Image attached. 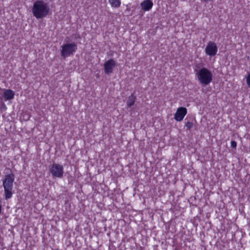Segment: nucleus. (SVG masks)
<instances>
[{
    "mask_svg": "<svg viewBox=\"0 0 250 250\" xmlns=\"http://www.w3.org/2000/svg\"><path fill=\"white\" fill-rule=\"evenodd\" d=\"M237 146V143L234 141H232L231 142V147L233 148H235Z\"/></svg>",
    "mask_w": 250,
    "mask_h": 250,
    "instance_id": "dca6fc26",
    "label": "nucleus"
},
{
    "mask_svg": "<svg viewBox=\"0 0 250 250\" xmlns=\"http://www.w3.org/2000/svg\"><path fill=\"white\" fill-rule=\"evenodd\" d=\"M7 109V107H6V105L3 102H2L0 104V109L1 110V111H5Z\"/></svg>",
    "mask_w": 250,
    "mask_h": 250,
    "instance_id": "4468645a",
    "label": "nucleus"
},
{
    "mask_svg": "<svg viewBox=\"0 0 250 250\" xmlns=\"http://www.w3.org/2000/svg\"><path fill=\"white\" fill-rule=\"evenodd\" d=\"M218 48L216 44L214 42H208L205 48L206 54L210 56H214L216 54Z\"/></svg>",
    "mask_w": 250,
    "mask_h": 250,
    "instance_id": "423d86ee",
    "label": "nucleus"
},
{
    "mask_svg": "<svg viewBox=\"0 0 250 250\" xmlns=\"http://www.w3.org/2000/svg\"><path fill=\"white\" fill-rule=\"evenodd\" d=\"M50 12L48 4L43 0L35 1L32 7V13L37 19H42L46 17Z\"/></svg>",
    "mask_w": 250,
    "mask_h": 250,
    "instance_id": "f257e3e1",
    "label": "nucleus"
},
{
    "mask_svg": "<svg viewBox=\"0 0 250 250\" xmlns=\"http://www.w3.org/2000/svg\"><path fill=\"white\" fill-rule=\"evenodd\" d=\"M50 173L54 177L62 178L63 174V167L59 164L53 163L49 169Z\"/></svg>",
    "mask_w": 250,
    "mask_h": 250,
    "instance_id": "39448f33",
    "label": "nucleus"
},
{
    "mask_svg": "<svg viewBox=\"0 0 250 250\" xmlns=\"http://www.w3.org/2000/svg\"><path fill=\"white\" fill-rule=\"evenodd\" d=\"M153 3L151 0H145L141 3L142 9L144 11H149L152 7Z\"/></svg>",
    "mask_w": 250,
    "mask_h": 250,
    "instance_id": "1a4fd4ad",
    "label": "nucleus"
},
{
    "mask_svg": "<svg viewBox=\"0 0 250 250\" xmlns=\"http://www.w3.org/2000/svg\"><path fill=\"white\" fill-rule=\"evenodd\" d=\"M136 100V97L133 93L128 98V100L126 103V104L128 107H131L134 104Z\"/></svg>",
    "mask_w": 250,
    "mask_h": 250,
    "instance_id": "9b49d317",
    "label": "nucleus"
},
{
    "mask_svg": "<svg viewBox=\"0 0 250 250\" xmlns=\"http://www.w3.org/2000/svg\"><path fill=\"white\" fill-rule=\"evenodd\" d=\"M14 181V175L13 174L5 175V178L3 180L2 185L4 189L6 200L10 199L12 196V190Z\"/></svg>",
    "mask_w": 250,
    "mask_h": 250,
    "instance_id": "7ed1b4c3",
    "label": "nucleus"
},
{
    "mask_svg": "<svg viewBox=\"0 0 250 250\" xmlns=\"http://www.w3.org/2000/svg\"><path fill=\"white\" fill-rule=\"evenodd\" d=\"M187 113V109L186 107H180L178 108L174 114V119L177 121L180 122L183 120L185 116Z\"/></svg>",
    "mask_w": 250,
    "mask_h": 250,
    "instance_id": "6e6552de",
    "label": "nucleus"
},
{
    "mask_svg": "<svg viewBox=\"0 0 250 250\" xmlns=\"http://www.w3.org/2000/svg\"><path fill=\"white\" fill-rule=\"evenodd\" d=\"M109 2L111 6L115 8H118L121 4V0H109Z\"/></svg>",
    "mask_w": 250,
    "mask_h": 250,
    "instance_id": "f8f14e48",
    "label": "nucleus"
},
{
    "mask_svg": "<svg viewBox=\"0 0 250 250\" xmlns=\"http://www.w3.org/2000/svg\"><path fill=\"white\" fill-rule=\"evenodd\" d=\"M247 83L250 87V74H249L246 77Z\"/></svg>",
    "mask_w": 250,
    "mask_h": 250,
    "instance_id": "2eb2a0df",
    "label": "nucleus"
},
{
    "mask_svg": "<svg viewBox=\"0 0 250 250\" xmlns=\"http://www.w3.org/2000/svg\"><path fill=\"white\" fill-rule=\"evenodd\" d=\"M117 65L116 62L113 59H110L105 62L104 71L106 74H110L113 72L114 68Z\"/></svg>",
    "mask_w": 250,
    "mask_h": 250,
    "instance_id": "0eeeda50",
    "label": "nucleus"
},
{
    "mask_svg": "<svg viewBox=\"0 0 250 250\" xmlns=\"http://www.w3.org/2000/svg\"><path fill=\"white\" fill-rule=\"evenodd\" d=\"M15 95L14 92L11 89H4L3 97L5 100H9L13 99Z\"/></svg>",
    "mask_w": 250,
    "mask_h": 250,
    "instance_id": "9d476101",
    "label": "nucleus"
},
{
    "mask_svg": "<svg viewBox=\"0 0 250 250\" xmlns=\"http://www.w3.org/2000/svg\"><path fill=\"white\" fill-rule=\"evenodd\" d=\"M186 127L187 128V129L188 130H190L191 129V128L193 127V124L192 122H188L186 124Z\"/></svg>",
    "mask_w": 250,
    "mask_h": 250,
    "instance_id": "ddd939ff",
    "label": "nucleus"
},
{
    "mask_svg": "<svg viewBox=\"0 0 250 250\" xmlns=\"http://www.w3.org/2000/svg\"><path fill=\"white\" fill-rule=\"evenodd\" d=\"M62 49L61 52V56L65 58L73 55L77 49V44L75 42L66 43L62 46Z\"/></svg>",
    "mask_w": 250,
    "mask_h": 250,
    "instance_id": "20e7f679",
    "label": "nucleus"
},
{
    "mask_svg": "<svg viewBox=\"0 0 250 250\" xmlns=\"http://www.w3.org/2000/svg\"><path fill=\"white\" fill-rule=\"evenodd\" d=\"M196 75L199 82L205 85L208 84L212 80V74L206 68H202L200 70H195Z\"/></svg>",
    "mask_w": 250,
    "mask_h": 250,
    "instance_id": "f03ea898",
    "label": "nucleus"
}]
</instances>
